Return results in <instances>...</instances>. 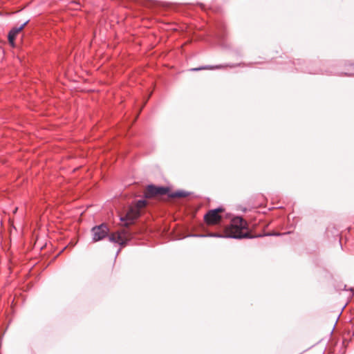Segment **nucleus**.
Listing matches in <instances>:
<instances>
[{"instance_id":"8","label":"nucleus","mask_w":354,"mask_h":354,"mask_svg":"<svg viewBox=\"0 0 354 354\" xmlns=\"http://www.w3.org/2000/svg\"><path fill=\"white\" fill-rule=\"evenodd\" d=\"M17 35L15 32H13L12 30H10L8 33V41H9L10 44L12 46H14V45H15V37Z\"/></svg>"},{"instance_id":"5","label":"nucleus","mask_w":354,"mask_h":354,"mask_svg":"<svg viewBox=\"0 0 354 354\" xmlns=\"http://www.w3.org/2000/svg\"><path fill=\"white\" fill-rule=\"evenodd\" d=\"M169 189L165 187H156L153 185H148L145 192L146 198H153L158 196H163L167 194Z\"/></svg>"},{"instance_id":"3","label":"nucleus","mask_w":354,"mask_h":354,"mask_svg":"<svg viewBox=\"0 0 354 354\" xmlns=\"http://www.w3.org/2000/svg\"><path fill=\"white\" fill-rule=\"evenodd\" d=\"M147 205L145 200L141 199L136 202L134 205L129 207L127 212V218L131 222L138 218L140 215V210Z\"/></svg>"},{"instance_id":"2","label":"nucleus","mask_w":354,"mask_h":354,"mask_svg":"<svg viewBox=\"0 0 354 354\" xmlns=\"http://www.w3.org/2000/svg\"><path fill=\"white\" fill-rule=\"evenodd\" d=\"M247 229V223L241 217H236L232 220L230 226L225 229L224 234L209 233L207 235L198 234L194 235L199 237H218V238H232V239H243L251 238L248 232H245Z\"/></svg>"},{"instance_id":"11","label":"nucleus","mask_w":354,"mask_h":354,"mask_svg":"<svg viewBox=\"0 0 354 354\" xmlns=\"http://www.w3.org/2000/svg\"><path fill=\"white\" fill-rule=\"evenodd\" d=\"M121 220H122V221L127 220V221H129V223H126V225H128V224L131 223L133 222V221H131V222L129 219H127V215L125 216V218H121Z\"/></svg>"},{"instance_id":"4","label":"nucleus","mask_w":354,"mask_h":354,"mask_svg":"<svg viewBox=\"0 0 354 354\" xmlns=\"http://www.w3.org/2000/svg\"><path fill=\"white\" fill-rule=\"evenodd\" d=\"M223 209L221 207L211 209L207 212L204 216V220L208 225H216L221 221V216L219 213L222 212Z\"/></svg>"},{"instance_id":"9","label":"nucleus","mask_w":354,"mask_h":354,"mask_svg":"<svg viewBox=\"0 0 354 354\" xmlns=\"http://www.w3.org/2000/svg\"><path fill=\"white\" fill-rule=\"evenodd\" d=\"M28 23V21H26L24 24H22L20 26L14 27L11 30L17 35L20 31H21L24 29V28L26 26V24Z\"/></svg>"},{"instance_id":"7","label":"nucleus","mask_w":354,"mask_h":354,"mask_svg":"<svg viewBox=\"0 0 354 354\" xmlns=\"http://www.w3.org/2000/svg\"><path fill=\"white\" fill-rule=\"evenodd\" d=\"M188 196V193L185 191H176L171 194L173 198H183Z\"/></svg>"},{"instance_id":"6","label":"nucleus","mask_w":354,"mask_h":354,"mask_svg":"<svg viewBox=\"0 0 354 354\" xmlns=\"http://www.w3.org/2000/svg\"><path fill=\"white\" fill-rule=\"evenodd\" d=\"M224 66H222V65H217V66H201V67H199V68H192L191 71H201V70H212V69H217V68H223Z\"/></svg>"},{"instance_id":"10","label":"nucleus","mask_w":354,"mask_h":354,"mask_svg":"<svg viewBox=\"0 0 354 354\" xmlns=\"http://www.w3.org/2000/svg\"><path fill=\"white\" fill-rule=\"evenodd\" d=\"M352 70L350 72L345 73L346 75H352L354 74V66H351Z\"/></svg>"},{"instance_id":"1","label":"nucleus","mask_w":354,"mask_h":354,"mask_svg":"<svg viewBox=\"0 0 354 354\" xmlns=\"http://www.w3.org/2000/svg\"><path fill=\"white\" fill-rule=\"evenodd\" d=\"M91 234L93 242H97L108 237L110 242L118 243L121 246L126 245L131 239V234L124 229L109 234V228L106 223L92 227Z\"/></svg>"}]
</instances>
